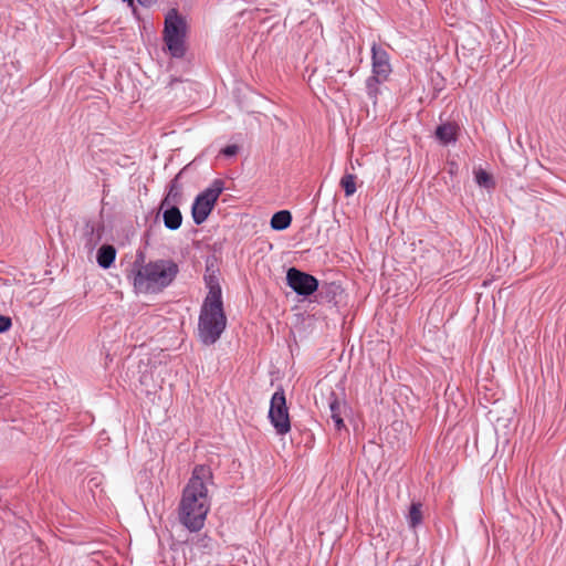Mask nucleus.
<instances>
[{"label": "nucleus", "mask_w": 566, "mask_h": 566, "mask_svg": "<svg viewBox=\"0 0 566 566\" xmlns=\"http://www.w3.org/2000/svg\"><path fill=\"white\" fill-rule=\"evenodd\" d=\"M212 478L209 467L196 465L184 488L179 504V521L190 532H198L205 525L211 506L208 486L212 484Z\"/></svg>", "instance_id": "obj_1"}, {"label": "nucleus", "mask_w": 566, "mask_h": 566, "mask_svg": "<svg viewBox=\"0 0 566 566\" xmlns=\"http://www.w3.org/2000/svg\"><path fill=\"white\" fill-rule=\"evenodd\" d=\"M287 285L298 295L307 296L318 287V281L311 274L291 268L286 273Z\"/></svg>", "instance_id": "obj_7"}, {"label": "nucleus", "mask_w": 566, "mask_h": 566, "mask_svg": "<svg viewBox=\"0 0 566 566\" xmlns=\"http://www.w3.org/2000/svg\"><path fill=\"white\" fill-rule=\"evenodd\" d=\"M269 418L277 434H286L291 430L289 410L283 389L276 390L270 402Z\"/></svg>", "instance_id": "obj_6"}, {"label": "nucleus", "mask_w": 566, "mask_h": 566, "mask_svg": "<svg viewBox=\"0 0 566 566\" xmlns=\"http://www.w3.org/2000/svg\"><path fill=\"white\" fill-rule=\"evenodd\" d=\"M340 187L345 191L346 197H350L356 192V176L345 174L340 179Z\"/></svg>", "instance_id": "obj_18"}, {"label": "nucleus", "mask_w": 566, "mask_h": 566, "mask_svg": "<svg viewBox=\"0 0 566 566\" xmlns=\"http://www.w3.org/2000/svg\"><path fill=\"white\" fill-rule=\"evenodd\" d=\"M239 148L237 145H228L221 149V154L226 157H232L237 155Z\"/></svg>", "instance_id": "obj_20"}, {"label": "nucleus", "mask_w": 566, "mask_h": 566, "mask_svg": "<svg viewBox=\"0 0 566 566\" xmlns=\"http://www.w3.org/2000/svg\"><path fill=\"white\" fill-rule=\"evenodd\" d=\"M116 250L113 245H102L97 251V263L103 269H108L114 263Z\"/></svg>", "instance_id": "obj_13"}, {"label": "nucleus", "mask_w": 566, "mask_h": 566, "mask_svg": "<svg viewBox=\"0 0 566 566\" xmlns=\"http://www.w3.org/2000/svg\"><path fill=\"white\" fill-rule=\"evenodd\" d=\"M458 129H459V127L457 124L444 123L437 127L436 137L443 145L455 143Z\"/></svg>", "instance_id": "obj_11"}, {"label": "nucleus", "mask_w": 566, "mask_h": 566, "mask_svg": "<svg viewBox=\"0 0 566 566\" xmlns=\"http://www.w3.org/2000/svg\"><path fill=\"white\" fill-rule=\"evenodd\" d=\"M387 80H380V77H377L375 75H370L367 80H366V91H367V95L370 99H373L374 104H376L377 102V97L380 93V84H382L384 82H386Z\"/></svg>", "instance_id": "obj_15"}, {"label": "nucleus", "mask_w": 566, "mask_h": 566, "mask_svg": "<svg viewBox=\"0 0 566 566\" xmlns=\"http://www.w3.org/2000/svg\"><path fill=\"white\" fill-rule=\"evenodd\" d=\"M178 273L170 260H157L140 266L134 276V286L140 293H155L168 286Z\"/></svg>", "instance_id": "obj_3"}, {"label": "nucleus", "mask_w": 566, "mask_h": 566, "mask_svg": "<svg viewBox=\"0 0 566 566\" xmlns=\"http://www.w3.org/2000/svg\"><path fill=\"white\" fill-rule=\"evenodd\" d=\"M164 224L169 230H177L182 222V216L177 206H165L161 208Z\"/></svg>", "instance_id": "obj_10"}, {"label": "nucleus", "mask_w": 566, "mask_h": 566, "mask_svg": "<svg viewBox=\"0 0 566 566\" xmlns=\"http://www.w3.org/2000/svg\"><path fill=\"white\" fill-rule=\"evenodd\" d=\"M165 42L170 54L181 57L185 54L186 22L175 10L170 11L165 20Z\"/></svg>", "instance_id": "obj_4"}, {"label": "nucleus", "mask_w": 566, "mask_h": 566, "mask_svg": "<svg viewBox=\"0 0 566 566\" xmlns=\"http://www.w3.org/2000/svg\"><path fill=\"white\" fill-rule=\"evenodd\" d=\"M475 182L485 189H493L495 187L492 175L485 171L483 168H474L473 170Z\"/></svg>", "instance_id": "obj_16"}, {"label": "nucleus", "mask_w": 566, "mask_h": 566, "mask_svg": "<svg viewBox=\"0 0 566 566\" xmlns=\"http://www.w3.org/2000/svg\"><path fill=\"white\" fill-rule=\"evenodd\" d=\"M328 408L332 420L334 421L335 428L340 430L345 427L343 420V412L346 410V403L340 401L335 394H332L328 398Z\"/></svg>", "instance_id": "obj_9"}, {"label": "nucleus", "mask_w": 566, "mask_h": 566, "mask_svg": "<svg viewBox=\"0 0 566 566\" xmlns=\"http://www.w3.org/2000/svg\"><path fill=\"white\" fill-rule=\"evenodd\" d=\"M12 325L11 318L4 315H0V333H4L10 329Z\"/></svg>", "instance_id": "obj_19"}, {"label": "nucleus", "mask_w": 566, "mask_h": 566, "mask_svg": "<svg viewBox=\"0 0 566 566\" xmlns=\"http://www.w3.org/2000/svg\"><path fill=\"white\" fill-rule=\"evenodd\" d=\"M292 222L291 212L287 210H281L275 212L271 218V228L276 231L285 230Z\"/></svg>", "instance_id": "obj_14"}, {"label": "nucleus", "mask_w": 566, "mask_h": 566, "mask_svg": "<svg viewBox=\"0 0 566 566\" xmlns=\"http://www.w3.org/2000/svg\"><path fill=\"white\" fill-rule=\"evenodd\" d=\"M371 75L380 77V80H388L391 73V65L387 51L376 43L371 46Z\"/></svg>", "instance_id": "obj_8"}, {"label": "nucleus", "mask_w": 566, "mask_h": 566, "mask_svg": "<svg viewBox=\"0 0 566 566\" xmlns=\"http://www.w3.org/2000/svg\"><path fill=\"white\" fill-rule=\"evenodd\" d=\"M209 292L201 306L198 334L205 345L214 344L227 326V317L223 312L221 287L213 276L207 279Z\"/></svg>", "instance_id": "obj_2"}, {"label": "nucleus", "mask_w": 566, "mask_h": 566, "mask_svg": "<svg viewBox=\"0 0 566 566\" xmlns=\"http://www.w3.org/2000/svg\"><path fill=\"white\" fill-rule=\"evenodd\" d=\"M421 503H412L407 516L410 527L416 528L422 522Z\"/></svg>", "instance_id": "obj_17"}, {"label": "nucleus", "mask_w": 566, "mask_h": 566, "mask_svg": "<svg viewBox=\"0 0 566 566\" xmlns=\"http://www.w3.org/2000/svg\"><path fill=\"white\" fill-rule=\"evenodd\" d=\"M155 0H138V2L143 6H149L150 3H153Z\"/></svg>", "instance_id": "obj_21"}, {"label": "nucleus", "mask_w": 566, "mask_h": 566, "mask_svg": "<svg viewBox=\"0 0 566 566\" xmlns=\"http://www.w3.org/2000/svg\"><path fill=\"white\" fill-rule=\"evenodd\" d=\"M181 200V187L178 184V177L171 180L169 190L164 198L160 208L165 206H177Z\"/></svg>", "instance_id": "obj_12"}, {"label": "nucleus", "mask_w": 566, "mask_h": 566, "mask_svg": "<svg viewBox=\"0 0 566 566\" xmlns=\"http://www.w3.org/2000/svg\"><path fill=\"white\" fill-rule=\"evenodd\" d=\"M223 190L224 182L221 179H214L206 190L197 196L192 205V218L196 224H201L207 220Z\"/></svg>", "instance_id": "obj_5"}]
</instances>
